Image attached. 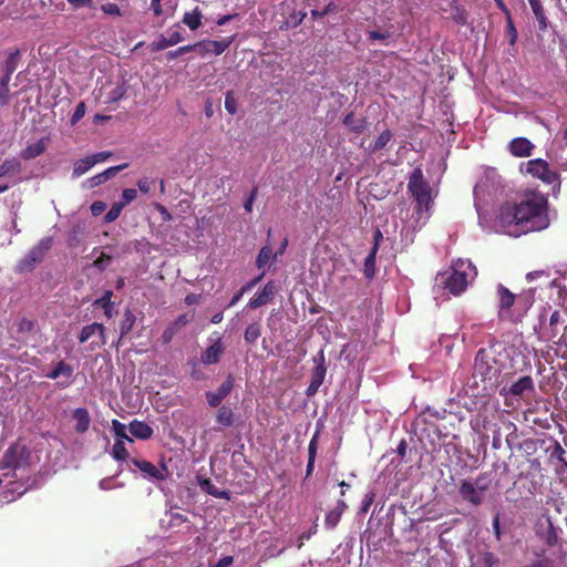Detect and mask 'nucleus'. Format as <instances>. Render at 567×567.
Returning a JSON list of instances; mask_svg holds the SVG:
<instances>
[{
    "label": "nucleus",
    "mask_w": 567,
    "mask_h": 567,
    "mask_svg": "<svg viewBox=\"0 0 567 567\" xmlns=\"http://www.w3.org/2000/svg\"><path fill=\"white\" fill-rule=\"evenodd\" d=\"M499 224L511 236L539 231L548 227V199L539 193L526 195L519 203L501 207Z\"/></svg>",
    "instance_id": "1"
},
{
    "label": "nucleus",
    "mask_w": 567,
    "mask_h": 567,
    "mask_svg": "<svg viewBox=\"0 0 567 567\" xmlns=\"http://www.w3.org/2000/svg\"><path fill=\"white\" fill-rule=\"evenodd\" d=\"M496 293L498 298V317L507 319L513 323L522 322L535 301L532 290L516 295L502 284L497 285Z\"/></svg>",
    "instance_id": "2"
},
{
    "label": "nucleus",
    "mask_w": 567,
    "mask_h": 567,
    "mask_svg": "<svg viewBox=\"0 0 567 567\" xmlns=\"http://www.w3.org/2000/svg\"><path fill=\"white\" fill-rule=\"evenodd\" d=\"M499 374L501 367L495 358L486 349H480L475 355L472 374L474 383L478 386L481 382L484 392L493 391L497 386Z\"/></svg>",
    "instance_id": "3"
},
{
    "label": "nucleus",
    "mask_w": 567,
    "mask_h": 567,
    "mask_svg": "<svg viewBox=\"0 0 567 567\" xmlns=\"http://www.w3.org/2000/svg\"><path fill=\"white\" fill-rule=\"evenodd\" d=\"M475 272L470 261L457 260L449 271L441 275V282L453 295L463 292Z\"/></svg>",
    "instance_id": "4"
},
{
    "label": "nucleus",
    "mask_w": 567,
    "mask_h": 567,
    "mask_svg": "<svg viewBox=\"0 0 567 567\" xmlns=\"http://www.w3.org/2000/svg\"><path fill=\"white\" fill-rule=\"evenodd\" d=\"M408 189L416 202V210L427 212L432 203L431 187L429 183L425 181L421 167L414 168L413 172L411 173L408 183Z\"/></svg>",
    "instance_id": "5"
},
{
    "label": "nucleus",
    "mask_w": 567,
    "mask_h": 567,
    "mask_svg": "<svg viewBox=\"0 0 567 567\" xmlns=\"http://www.w3.org/2000/svg\"><path fill=\"white\" fill-rule=\"evenodd\" d=\"M30 451L24 445L12 444L0 461V470H11L13 477L17 470L24 468L30 464Z\"/></svg>",
    "instance_id": "6"
},
{
    "label": "nucleus",
    "mask_w": 567,
    "mask_h": 567,
    "mask_svg": "<svg viewBox=\"0 0 567 567\" xmlns=\"http://www.w3.org/2000/svg\"><path fill=\"white\" fill-rule=\"evenodd\" d=\"M52 241L53 240L51 237H45L41 239L38 243V245L32 247L29 254L23 259L20 260L18 265L19 270L31 271L37 264H40L44 259L47 252L52 247Z\"/></svg>",
    "instance_id": "7"
},
{
    "label": "nucleus",
    "mask_w": 567,
    "mask_h": 567,
    "mask_svg": "<svg viewBox=\"0 0 567 567\" xmlns=\"http://www.w3.org/2000/svg\"><path fill=\"white\" fill-rule=\"evenodd\" d=\"M525 172L530 174L533 177L539 178L546 184H554L558 181V174L551 171L548 163L542 158L528 161L526 163Z\"/></svg>",
    "instance_id": "8"
},
{
    "label": "nucleus",
    "mask_w": 567,
    "mask_h": 567,
    "mask_svg": "<svg viewBox=\"0 0 567 567\" xmlns=\"http://www.w3.org/2000/svg\"><path fill=\"white\" fill-rule=\"evenodd\" d=\"M233 41L234 37H228L218 41L202 40L194 43V52H197L202 58L206 56L208 53L220 55L229 48Z\"/></svg>",
    "instance_id": "9"
},
{
    "label": "nucleus",
    "mask_w": 567,
    "mask_h": 567,
    "mask_svg": "<svg viewBox=\"0 0 567 567\" xmlns=\"http://www.w3.org/2000/svg\"><path fill=\"white\" fill-rule=\"evenodd\" d=\"M234 389V377L231 374L227 375L224 382L219 385L216 391H207L205 393L207 404L210 408H217L220 405L223 400H225Z\"/></svg>",
    "instance_id": "10"
},
{
    "label": "nucleus",
    "mask_w": 567,
    "mask_h": 567,
    "mask_svg": "<svg viewBox=\"0 0 567 567\" xmlns=\"http://www.w3.org/2000/svg\"><path fill=\"white\" fill-rule=\"evenodd\" d=\"M458 492L461 497L473 506H480L483 503V495L476 489L473 482L468 480L461 481Z\"/></svg>",
    "instance_id": "11"
},
{
    "label": "nucleus",
    "mask_w": 567,
    "mask_h": 567,
    "mask_svg": "<svg viewBox=\"0 0 567 567\" xmlns=\"http://www.w3.org/2000/svg\"><path fill=\"white\" fill-rule=\"evenodd\" d=\"M131 463L136 466L145 477L154 480V481H164L166 478L164 471L158 470L153 463L145 460L131 458Z\"/></svg>",
    "instance_id": "12"
},
{
    "label": "nucleus",
    "mask_w": 567,
    "mask_h": 567,
    "mask_svg": "<svg viewBox=\"0 0 567 567\" xmlns=\"http://www.w3.org/2000/svg\"><path fill=\"white\" fill-rule=\"evenodd\" d=\"M277 292L276 286L274 281H268L260 292H258L255 297H252L249 302L248 307L252 309L260 308L267 303H269L272 298L275 297Z\"/></svg>",
    "instance_id": "13"
},
{
    "label": "nucleus",
    "mask_w": 567,
    "mask_h": 567,
    "mask_svg": "<svg viewBox=\"0 0 567 567\" xmlns=\"http://www.w3.org/2000/svg\"><path fill=\"white\" fill-rule=\"evenodd\" d=\"M50 142V137L45 136L37 141L35 143L29 144L25 148H23L20 153L21 158L25 161L33 159L40 155H42Z\"/></svg>",
    "instance_id": "14"
},
{
    "label": "nucleus",
    "mask_w": 567,
    "mask_h": 567,
    "mask_svg": "<svg viewBox=\"0 0 567 567\" xmlns=\"http://www.w3.org/2000/svg\"><path fill=\"white\" fill-rule=\"evenodd\" d=\"M509 152L516 157H527L534 148L533 143L525 137L513 138L508 145Z\"/></svg>",
    "instance_id": "15"
},
{
    "label": "nucleus",
    "mask_w": 567,
    "mask_h": 567,
    "mask_svg": "<svg viewBox=\"0 0 567 567\" xmlns=\"http://www.w3.org/2000/svg\"><path fill=\"white\" fill-rule=\"evenodd\" d=\"M224 351L225 348L220 339H217L210 347H208L202 353L200 360L206 365L218 363Z\"/></svg>",
    "instance_id": "16"
},
{
    "label": "nucleus",
    "mask_w": 567,
    "mask_h": 567,
    "mask_svg": "<svg viewBox=\"0 0 567 567\" xmlns=\"http://www.w3.org/2000/svg\"><path fill=\"white\" fill-rule=\"evenodd\" d=\"M96 333L101 339V344L104 346L106 343L105 327L99 322L84 326L79 334V341L84 343Z\"/></svg>",
    "instance_id": "17"
},
{
    "label": "nucleus",
    "mask_w": 567,
    "mask_h": 567,
    "mask_svg": "<svg viewBox=\"0 0 567 567\" xmlns=\"http://www.w3.org/2000/svg\"><path fill=\"white\" fill-rule=\"evenodd\" d=\"M197 483L199 487L210 496L216 498H223L226 501H230L231 494L229 491H221L216 487L209 478H205L202 476H197Z\"/></svg>",
    "instance_id": "18"
},
{
    "label": "nucleus",
    "mask_w": 567,
    "mask_h": 567,
    "mask_svg": "<svg viewBox=\"0 0 567 567\" xmlns=\"http://www.w3.org/2000/svg\"><path fill=\"white\" fill-rule=\"evenodd\" d=\"M189 317L186 313L179 315L163 332L162 340L164 343H169L175 334L189 322Z\"/></svg>",
    "instance_id": "19"
},
{
    "label": "nucleus",
    "mask_w": 567,
    "mask_h": 567,
    "mask_svg": "<svg viewBox=\"0 0 567 567\" xmlns=\"http://www.w3.org/2000/svg\"><path fill=\"white\" fill-rule=\"evenodd\" d=\"M326 374H327V368H317V367L312 368L310 383L306 390V395L308 398L313 396L318 392L320 385L323 383Z\"/></svg>",
    "instance_id": "20"
},
{
    "label": "nucleus",
    "mask_w": 567,
    "mask_h": 567,
    "mask_svg": "<svg viewBox=\"0 0 567 567\" xmlns=\"http://www.w3.org/2000/svg\"><path fill=\"white\" fill-rule=\"evenodd\" d=\"M347 508H348V505L346 504V502L342 499H339L336 507L326 514V517H324L326 527L329 529L336 528V526L339 524V522L342 517V514L344 513V511Z\"/></svg>",
    "instance_id": "21"
},
{
    "label": "nucleus",
    "mask_w": 567,
    "mask_h": 567,
    "mask_svg": "<svg viewBox=\"0 0 567 567\" xmlns=\"http://www.w3.org/2000/svg\"><path fill=\"white\" fill-rule=\"evenodd\" d=\"M217 408L218 409H217L216 415H215L217 424H219L221 427L234 426L236 423V414L233 411V409L225 404L219 405Z\"/></svg>",
    "instance_id": "22"
},
{
    "label": "nucleus",
    "mask_w": 567,
    "mask_h": 567,
    "mask_svg": "<svg viewBox=\"0 0 567 567\" xmlns=\"http://www.w3.org/2000/svg\"><path fill=\"white\" fill-rule=\"evenodd\" d=\"M72 417L75 421L74 430L76 433H85L91 423L89 411L85 408H76L72 412Z\"/></svg>",
    "instance_id": "23"
},
{
    "label": "nucleus",
    "mask_w": 567,
    "mask_h": 567,
    "mask_svg": "<svg viewBox=\"0 0 567 567\" xmlns=\"http://www.w3.org/2000/svg\"><path fill=\"white\" fill-rule=\"evenodd\" d=\"M128 430L133 436L140 440H148L154 434V430L152 429V426L138 420H133L128 424Z\"/></svg>",
    "instance_id": "24"
},
{
    "label": "nucleus",
    "mask_w": 567,
    "mask_h": 567,
    "mask_svg": "<svg viewBox=\"0 0 567 567\" xmlns=\"http://www.w3.org/2000/svg\"><path fill=\"white\" fill-rule=\"evenodd\" d=\"M318 446H319V431H317L312 435V437L309 442V445H308V463H307V468H306V478L310 477L315 470V462H316V456H317V452H318Z\"/></svg>",
    "instance_id": "25"
},
{
    "label": "nucleus",
    "mask_w": 567,
    "mask_h": 567,
    "mask_svg": "<svg viewBox=\"0 0 567 567\" xmlns=\"http://www.w3.org/2000/svg\"><path fill=\"white\" fill-rule=\"evenodd\" d=\"M127 166H128V164L125 163V164H122V165L109 167L104 172H102L100 174H96L95 176L91 177L90 178V185L92 187L99 186V185L105 183L106 181L111 179L112 177H114L118 172L123 171Z\"/></svg>",
    "instance_id": "26"
},
{
    "label": "nucleus",
    "mask_w": 567,
    "mask_h": 567,
    "mask_svg": "<svg viewBox=\"0 0 567 567\" xmlns=\"http://www.w3.org/2000/svg\"><path fill=\"white\" fill-rule=\"evenodd\" d=\"M342 123L348 127L350 132L360 134L368 127V121L365 117H354V114L352 112L348 113L343 120Z\"/></svg>",
    "instance_id": "27"
},
{
    "label": "nucleus",
    "mask_w": 567,
    "mask_h": 567,
    "mask_svg": "<svg viewBox=\"0 0 567 567\" xmlns=\"http://www.w3.org/2000/svg\"><path fill=\"white\" fill-rule=\"evenodd\" d=\"M113 291L105 290L101 298L93 302V306L100 307L104 310L106 318L111 319L114 316V302L112 301Z\"/></svg>",
    "instance_id": "28"
},
{
    "label": "nucleus",
    "mask_w": 567,
    "mask_h": 567,
    "mask_svg": "<svg viewBox=\"0 0 567 567\" xmlns=\"http://www.w3.org/2000/svg\"><path fill=\"white\" fill-rule=\"evenodd\" d=\"M534 390V381L532 377L525 375L519 378L515 383L509 388V393L515 396H520L525 391Z\"/></svg>",
    "instance_id": "29"
},
{
    "label": "nucleus",
    "mask_w": 567,
    "mask_h": 567,
    "mask_svg": "<svg viewBox=\"0 0 567 567\" xmlns=\"http://www.w3.org/2000/svg\"><path fill=\"white\" fill-rule=\"evenodd\" d=\"M202 10L196 7L194 10L184 13L182 22L194 31L202 25Z\"/></svg>",
    "instance_id": "30"
},
{
    "label": "nucleus",
    "mask_w": 567,
    "mask_h": 567,
    "mask_svg": "<svg viewBox=\"0 0 567 567\" xmlns=\"http://www.w3.org/2000/svg\"><path fill=\"white\" fill-rule=\"evenodd\" d=\"M136 322V317L134 312L131 309H125L123 313V319L120 323V340L125 338L133 329L134 324Z\"/></svg>",
    "instance_id": "31"
},
{
    "label": "nucleus",
    "mask_w": 567,
    "mask_h": 567,
    "mask_svg": "<svg viewBox=\"0 0 567 567\" xmlns=\"http://www.w3.org/2000/svg\"><path fill=\"white\" fill-rule=\"evenodd\" d=\"M21 171H22V165L18 158H16V157L7 158L0 165V178L4 177L7 175L19 174V173H21Z\"/></svg>",
    "instance_id": "32"
},
{
    "label": "nucleus",
    "mask_w": 567,
    "mask_h": 567,
    "mask_svg": "<svg viewBox=\"0 0 567 567\" xmlns=\"http://www.w3.org/2000/svg\"><path fill=\"white\" fill-rule=\"evenodd\" d=\"M20 58V51L16 50L14 52L10 53L9 56L4 60L2 63V74L1 75H8L9 79H11L12 74L18 68V62Z\"/></svg>",
    "instance_id": "33"
},
{
    "label": "nucleus",
    "mask_w": 567,
    "mask_h": 567,
    "mask_svg": "<svg viewBox=\"0 0 567 567\" xmlns=\"http://www.w3.org/2000/svg\"><path fill=\"white\" fill-rule=\"evenodd\" d=\"M528 2L538 22L539 30L545 31L547 28V18L545 16L542 2L539 0H528Z\"/></svg>",
    "instance_id": "34"
},
{
    "label": "nucleus",
    "mask_w": 567,
    "mask_h": 567,
    "mask_svg": "<svg viewBox=\"0 0 567 567\" xmlns=\"http://www.w3.org/2000/svg\"><path fill=\"white\" fill-rule=\"evenodd\" d=\"M260 336H261L260 323L252 322L247 326L245 333H244V339H245L246 343L254 344Z\"/></svg>",
    "instance_id": "35"
},
{
    "label": "nucleus",
    "mask_w": 567,
    "mask_h": 567,
    "mask_svg": "<svg viewBox=\"0 0 567 567\" xmlns=\"http://www.w3.org/2000/svg\"><path fill=\"white\" fill-rule=\"evenodd\" d=\"M93 166L94 162L90 159V156L76 161L73 166V177L82 176Z\"/></svg>",
    "instance_id": "36"
},
{
    "label": "nucleus",
    "mask_w": 567,
    "mask_h": 567,
    "mask_svg": "<svg viewBox=\"0 0 567 567\" xmlns=\"http://www.w3.org/2000/svg\"><path fill=\"white\" fill-rule=\"evenodd\" d=\"M8 75H0V105H8L10 102V83Z\"/></svg>",
    "instance_id": "37"
},
{
    "label": "nucleus",
    "mask_w": 567,
    "mask_h": 567,
    "mask_svg": "<svg viewBox=\"0 0 567 567\" xmlns=\"http://www.w3.org/2000/svg\"><path fill=\"white\" fill-rule=\"evenodd\" d=\"M392 138V133L390 130H385L383 131L379 136L378 138L374 141V143L370 146V151L372 153H375L378 151H381L383 150L386 144L391 141Z\"/></svg>",
    "instance_id": "38"
},
{
    "label": "nucleus",
    "mask_w": 567,
    "mask_h": 567,
    "mask_svg": "<svg viewBox=\"0 0 567 567\" xmlns=\"http://www.w3.org/2000/svg\"><path fill=\"white\" fill-rule=\"evenodd\" d=\"M62 374H64L66 377H70L72 374V368L68 363H65L64 361H60L54 367V369L47 374V377L49 379L55 380V379H58Z\"/></svg>",
    "instance_id": "39"
},
{
    "label": "nucleus",
    "mask_w": 567,
    "mask_h": 567,
    "mask_svg": "<svg viewBox=\"0 0 567 567\" xmlns=\"http://www.w3.org/2000/svg\"><path fill=\"white\" fill-rule=\"evenodd\" d=\"M483 567H499V558L492 551H483L477 558Z\"/></svg>",
    "instance_id": "40"
},
{
    "label": "nucleus",
    "mask_w": 567,
    "mask_h": 567,
    "mask_svg": "<svg viewBox=\"0 0 567 567\" xmlns=\"http://www.w3.org/2000/svg\"><path fill=\"white\" fill-rule=\"evenodd\" d=\"M112 456L116 461H125L128 458V452L125 447V442L121 440H115L114 445L112 447Z\"/></svg>",
    "instance_id": "41"
},
{
    "label": "nucleus",
    "mask_w": 567,
    "mask_h": 567,
    "mask_svg": "<svg viewBox=\"0 0 567 567\" xmlns=\"http://www.w3.org/2000/svg\"><path fill=\"white\" fill-rule=\"evenodd\" d=\"M375 260H377L375 249H371L364 260V276L367 278H372L375 275Z\"/></svg>",
    "instance_id": "42"
},
{
    "label": "nucleus",
    "mask_w": 567,
    "mask_h": 567,
    "mask_svg": "<svg viewBox=\"0 0 567 567\" xmlns=\"http://www.w3.org/2000/svg\"><path fill=\"white\" fill-rule=\"evenodd\" d=\"M112 430L116 440H121L122 442H133V440L126 434V425L121 423L118 420H112Z\"/></svg>",
    "instance_id": "43"
},
{
    "label": "nucleus",
    "mask_w": 567,
    "mask_h": 567,
    "mask_svg": "<svg viewBox=\"0 0 567 567\" xmlns=\"http://www.w3.org/2000/svg\"><path fill=\"white\" fill-rule=\"evenodd\" d=\"M367 34H368V39L369 40H372V41H377L378 40V41L385 42L390 38H392L393 31L391 30V28H388V29H385L383 31H381V30H368Z\"/></svg>",
    "instance_id": "44"
},
{
    "label": "nucleus",
    "mask_w": 567,
    "mask_h": 567,
    "mask_svg": "<svg viewBox=\"0 0 567 567\" xmlns=\"http://www.w3.org/2000/svg\"><path fill=\"white\" fill-rule=\"evenodd\" d=\"M274 257L272 250L269 246H265L259 250V254L256 259V265L259 269L267 266L269 260Z\"/></svg>",
    "instance_id": "45"
},
{
    "label": "nucleus",
    "mask_w": 567,
    "mask_h": 567,
    "mask_svg": "<svg viewBox=\"0 0 567 567\" xmlns=\"http://www.w3.org/2000/svg\"><path fill=\"white\" fill-rule=\"evenodd\" d=\"M548 450L550 451V458H555L561 464L566 462V451L558 441H555Z\"/></svg>",
    "instance_id": "46"
},
{
    "label": "nucleus",
    "mask_w": 567,
    "mask_h": 567,
    "mask_svg": "<svg viewBox=\"0 0 567 567\" xmlns=\"http://www.w3.org/2000/svg\"><path fill=\"white\" fill-rule=\"evenodd\" d=\"M166 515L169 516L168 527H171V528L179 527L182 524H184L188 520L185 515L177 513V512H173V508H171L166 513Z\"/></svg>",
    "instance_id": "47"
},
{
    "label": "nucleus",
    "mask_w": 567,
    "mask_h": 567,
    "mask_svg": "<svg viewBox=\"0 0 567 567\" xmlns=\"http://www.w3.org/2000/svg\"><path fill=\"white\" fill-rule=\"evenodd\" d=\"M225 109L231 115L237 113L238 102L233 91H228L225 94Z\"/></svg>",
    "instance_id": "48"
},
{
    "label": "nucleus",
    "mask_w": 567,
    "mask_h": 567,
    "mask_svg": "<svg viewBox=\"0 0 567 567\" xmlns=\"http://www.w3.org/2000/svg\"><path fill=\"white\" fill-rule=\"evenodd\" d=\"M124 208V204H120L118 202L114 203L110 210L104 216V223L109 224L118 218V216L122 213V209Z\"/></svg>",
    "instance_id": "49"
},
{
    "label": "nucleus",
    "mask_w": 567,
    "mask_h": 567,
    "mask_svg": "<svg viewBox=\"0 0 567 567\" xmlns=\"http://www.w3.org/2000/svg\"><path fill=\"white\" fill-rule=\"evenodd\" d=\"M111 260H112L111 255L102 252L101 256L93 261L92 266L94 268H96L97 270L103 271L106 269V267L109 266Z\"/></svg>",
    "instance_id": "50"
},
{
    "label": "nucleus",
    "mask_w": 567,
    "mask_h": 567,
    "mask_svg": "<svg viewBox=\"0 0 567 567\" xmlns=\"http://www.w3.org/2000/svg\"><path fill=\"white\" fill-rule=\"evenodd\" d=\"M101 10L107 16L120 17L122 14L121 8L114 2H106L102 4Z\"/></svg>",
    "instance_id": "51"
},
{
    "label": "nucleus",
    "mask_w": 567,
    "mask_h": 567,
    "mask_svg": "<svg viewBox=\"0 0 567 567\" xmlns=\"http://www.w3.org/2000/svg\"><path fill=\"white\" fill-rule=\"evenodd\" d=\"M172 47L167 37L162 35L158 40L151 43V50L153 52L162 51Z\"/></svg>",
    "instance_id": "52"
},
{
    "label": "nucleus",
    "mask_w": 567,
    "mask_h": 567,
    "mask_svg": "<svg viewBox=\"0 0 567 567\" xmlns=\"http://www.w3.org/2000/svg\"><path fill=\"white\" fill-rule=\"evenodd\" d=\"M188 52H194V43L183 45V47L177 48L176 50L169 51L167 53V59L173 60V59H175L182 54L188 53Z\"/></svg>",
    "instance_id": "53"
},
{
    "label": "nucleus",
    "mask_w": 567,
    "mask_h": 567,
    "mask_svg": "<svg viewBox=\"0 0 567 567\" xmlns=\"http://www.w3.org/2000/svg\"><path fill=\"white\" fill-rule=\"evenodd\" d=\"M137 197V192L134 188H126L122 192V200L120 204H124V207L133 202Z\"/></svg>",
    "instance_id": "54"
},
{
    "label": "nucleus",
    "mask_w": 567,
    "mask_h": 567,
    "mask_svg": "<svg viewBox=\"0 0 567 567\" xmlns=\"http://www.w3.org/2000/svg\"><path fill=\"white\" fill-rule=\"evenodd\" d=\"M487 478V475L484 473V474H480L476 478H475V482L473 483L476 487L477 491H480V493L483 495L484 492H486L488 489V482L486 481Z\"/></svg>",
    "instance_id": "55"
},
{
    "label": "nucleus",
    "mask_w": 567,
    "mask_h": 567,
    "mask_svg": "<svg viewBox=\"0 0 567 567\" xmlns=\"http://www.w3.org/2000/svg\"><path fill=\"white\" fill-rule=\"evenodd\" d=\"M86 106L84 102H80L71 117V123L76 124L85 115Z\"/></svg>",
    "instance_id": "56"
},
{
    "label": "nucleus",
    "mask_w": 567,
    "mask_h": 567,
    "mask_svg": "<svg viewBox=\"0 0 567 567\" xmlns=\"http://www.w3.org/2000/svg\"><path fill=\"white\" fill-rule=\"evenodd\" d=\"M559 320H560V313L558 310H555L551 313L550 319H549V329H550L549 338H554L557 334L556 326L558 324Z\"/></svg>",
    "instance_id": "57"
},
{
    "label": "nucleus",
    "mask_w": 567,
    "mask_h": 567,
    "mask_svg": "<svg viewBox=\"0 0 567 567\" xmlns=\"http://www.w3.org/2000/svg\"><path fill=\"white\" fill-rule=\"evenodd\" d=\"M506 33L509 39V43L514 45L517 40V31L511 18L507 19Z\"/></svg>",
    "instance_id": "58"
},
{
    "label": "nucleus",
    "mask_w": 567,
    "mask_h": 567,
    "mask_svg": "<svg viewBox=\"0 0 567 567\" xmlns=\"http://www.w3.org/2000/svg\"><path fill=\"white\" fill-rule=\"evenodd\" d=\"M164 0H151V9L154 12V16L161 17L164 14Z\"/></svg>",
    "instance_id": "59"
},
{
    "label": "nucleus",
    "mask_w": 567,
    "mask_h": 567,
    "mask_svg": "<svg viewBox=\"0 0 567 567\" xmlns=\"http://www.w3.org/2000/svg\"><path fill=\"white\" fill-rule=\"evenodd\" d=\"M90 209L92 215L96 217L104 213V210L106 209V204L104 202L96 200L91 204Z\"/></svg>",
    "instance_id": "60"
},
{
    "label": "nucleus",
    "mask_w": 567,
    "mask_h": 567,
    "mask_svg": "<svg viewBox=\"0 0 567 567\" xmlns=\"http://www.w3.org/2000/svg\"><path fill=\"white\" fill-rule=\"evenodd\" d=\"M257 193H258V188H257V186H255L252 188L249 197L245 200L244 208L247 213H250L252 210V205H254L255 198L257 196Z\"/></svg>",
    "instance_id": "61"
},
{
    "label": "nucleus",
    "mask_w": 567,
    "mask_h": 567,
    "mask_svg": "<svg viewBox=\"0 0 567 567\" xmlns=\"http://www.w3.org/2000/svg\"><path fill=\"white\" fill-rule=\"evenodd\" d=\"M89 156H90V159L92 162H94V165H95L97 163H102V162L106 161L110 156H112V153L111 152H99L96 154L89 155Z\"/></svg>",
    "instance_id": "62"
},
{
    "label": "nucleus",
    "mask_w": 567,
    "mask_h": 567,
    "mask_svg": "<svg viewBox=\"0 0 567 567\" xmlns=\"http://www.w3.org/2000/svg\"><path fill=\"white\" fill-rule=\"evenodd\" d=\"M312 361L315 367L317 368H327L326 367V355L323 349H321L313 358Z\"/></svg>",
    "instance_id": "63"
},
{
    "label": "nucleus",
    "mask_w": 567,
    "mask_h": 567,
    "mask_svg": "<svg viewBox=\"0 0 567 567\" xmlns=\"http://www.w3.org/2000/svg\"><path fill=\"white\" fill-rule=\"evenodd\" d=\"M167 38L172 47L178 44L184 40V35L182 34L181 31H173L168 34Z\"/></svg>",
    "instance_id": "64"
}]
</instances>
